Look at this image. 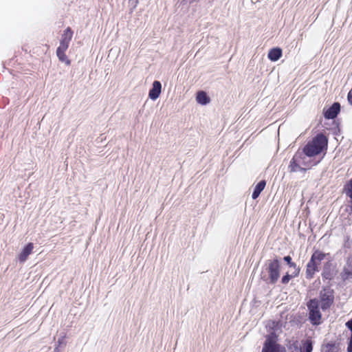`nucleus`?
<instances>
[{"label":"nucleus","mask_w":352,"mask_h":352,"mask_svg":"<svg viewBox=\"0 0 352 352\" xmlns=\"http://www.w3.org/2000/svg\"><path fill=\"white\" fill-rule=\"evenodd\" d=\"M327 146V139L323 134H318L309 142L303 148L304 153L308 157L320 154Z\"/></svg>","instance_id":"obj_1"},{"label":"nucleus","mask_w":352,"mask_h":352,"mask_svg":"<svg viewBox=\"0 0 352 352\" xmlns=\"http://www.w3.org/2000/svg\"><path fill=\"white\" fill-rule=\"evenodd\" d=\"M280 261L278 258L267 261L265 265V272L267 277L263 275L262 278L269 284H275L280 278Z\"/></svg>","instance_id":"obj_2"},{"label":"nucleus","mask_w":352,"mask_h":352,"mask_svg":"<svg viewBox=\"0 0 352 352\" xmlns=\"http://www.w3.org/2000/svg\"><path fill=\"white\" fill-rule=\"evenodd\" d=\"M262 352H286V351L276 343L275 333H271L266 336Z\"/></svg>","instance_id":"obj_3"},{"label":"nucleus","mask_w":352,"mask_h":352,"mask_svg":"<svg viewBox=\"0 0 352 352\" xmlns=\"http://www.w3.org/2000/svg\"><path fill=\"white\" fill-rule=\"evenodd\" d=\"M309 311V318L312 324H318L320 322L321 314L319 310V302L317 299H311L307 303Z\"/></svg>","instance_id":"obj_4"},{"label":"nucleus","mask_w":352,"mask_h":352,"mask_svg":"<svg viewBox=\"0 0 352 352\" xmlns=\"http://www.w3.org/2000/svg\"><path fill=\"white\" fill-rule=\"evenodd\" d=\"M333 291L329 287L322 288L320 292V301L323 310L329 309L333 302Z\"/></svg>","instance_id":"obj_5"},{"label":"nucleus","mask_w":352,"mask_h":352,"mask_svg":"<svg viewBox=\"0 0 352 352\" xmlns=\"http://www.w3.org/2000/svg\"><path fill=\"white\" fill-rule=\"evenodd\" d=\"M302 157L301 153H296L294 155L292 160L290 161V164L289 165V169L290 172H297L302 171L305 172L306 168L300 166L302 164Z\"/></svg>","instance_id":"obj_6"},{"label":"nucleus","mask_w":352,"mask_h":352,"mask_svg":"<svg viewBox=\"0 0 352 352\" xmlns=\"http://www.w3.org/2000/svg\"><path fill=\"white\" fill-rule=\"evenodd\" d=\"M294 348L296 352H311L313 350V343L309 339H307L302 342V346L298 348L296 344L290 346V349Z\"/></svg>","instance_id":"obj_7"},{"label":"nucleus","mask_w":352,"mask_h":352,"mask_svg":"<svg viewBox=\"0 0 352 352\" xmlns=\"http://www.w3.org/2000/svg\"><path fill=\"white\" fill-rule=\"evenodd\" d=\"M161 91H162L161 82L160 81L155 80L153 83L152 88L149 91L148 96L151 100H155L160 96Z\"/></svg>","instance_id":"obj_8"},{"label":"nucleus","mask_w":352,"mask_h":352,"mask_svg":"<svg viewBox=\"0 0 352 352\" xmlns=\"http://www.w3.org/2000/svg\"><path fill=\"white\" fill-rule=\"evenodd\" d=\"M340 109V104L338 102H335L331 107L325 111L324 117L327 119H333L338 114Z\"/></svg>","instance_id":"obj_9"},{"label":"nucleus","mask_w":352,"mask_h":352,"mask_svg":"<svg viewBox=\"0 0 352 352\" xmlns=\"http://www.w3.org/2000/svg\"><path fill=\"white\" fill-rule=\"evenodd\" d=\"M34 244L28 243L19 255V260L21 263H24L28 258V256L32 252Z\"/></svg>","instance_id":"obj_10"},{"label":"nucleus","mask_w":352,"mask_h":352,"mask_svg":"<svg viewBox=\"0 0 352 352\" xmlns=\"http://www.w3.org/2000/svg\"><path fill=\"white\" fill-rule=\"evenodd\" d=\"M325 256V254L322 253L319 251H316L312 254L309 261L320 269L321 262L322 260H324Z\"/></svg>","instance_id":"obj_11"},{"label":"nucleus","mask_w":352,"mask_h":352,"mask_svg":"<svg viewBox=\"0 0 352 352\" xmlns=\"http://www.w3.org/2000/svg\"><path fill=\"white\" fill-rule=\"evenodd\" d=\"M320 271V269L312 262L309 261L306 266L305 276L307 279H311L316 272Z\"/></svg>","instance_id":"obj_12"},{"label":"nucleus","mask_w":352,"mask_h":352,"mask_svg":"<svg viewBox=\"0 0 352 352\" xmlns=\"http://www.w3.org/2000/svg\"><path fill=\"white\" fill-rule=\"evenodd\" d=\"M73 36V32L70 28H67L62 35L60 45L69 47V42Z\"/></svg>","instance_id":"obj_13"},{"label":"nucleus","mask_w":352,"mask_h":352,"mask_svg":"<svg viewBox=\"0 0 352 352\" xmlns=\"http://www.w3.org/2000/svg\"><path fill=\"white\" fill-rule=\"evenodd\" d=\"M282 56V50L278 48H273L270 50L268 53V58L272 61H276L278 60Z\"/></svg>","instance_id":"obj_14"},{"label":"nucleus","mask_w":352,"mask_h":352,"mask_svg":"<svg viewBox=\"0 0 352 352\" xmlns=\"http://www.w3.org/2000/svg\"><path fill=\"white\" fill-rule=\"evenodd\" d=\"M197 102L202 105L208 104L210 101V98L207 96V94L204 91H199L197 94L196 97Z\"/></svg>","instance_id":"obj_15"},{"label":"nucleus","mask_w":352,"mask_h":352,"mask_svg":"<svg viewBox=\"0 0 352 352\" xmlns=\"http://www.w3.org/2000/svg\"><path fill=\"white\" fill-rule=\"evenodd\" d=\"M265 185L266 182L265 180H261L256 184L252 195L253 199H256L259 196L261 192L265 188Z\"/></svg>","instance_id":"obj_16"},{"label":"nucleus","mask_w":352,"mask_h":352,"mask_svg":"<svg viewBox=\"0 0 352 352\" xmlns=\"http://www.w3.org/2000/svg\"><path fill=\"white\" fill-rule=\"evenodd\" d=\"M68 47L60 45L59 47L56 50V55L58 57L59 60L61 61H65L67 59V56L65 54V51L67 50Z\"/></svg>","instance_id":"obj_17"},{"label":"nucleus","mask_w":352,"mask_h":352,"mask_svg":"<svg viewBox=\"0 0 352 352\" xmlns=\"http://www.w3.org/2000/svg\"><path fill=\"white\" fill-rule=\"evenodd\" d=\"M346 325L347 326V327L351 331V338H350V340H349V345H348V347H347V351L348 352H352V319L351 320L348 321L346 323Z\"/></svg>","instance_id":"obj_18"},{"label":"nucleus","mask_w":352,"mask_h":352,"mask_svg":"<svg viewBox=\"0 0 352 352\" xmlns=\"http://www.w3.org/2000/svg\"><path fill=\"white\" fill-rule=\"evenodd\" d=\"M346 325L347 326V327L351 331V338H350V340H349V345H348V347H347V351L348 352H352V319L351 320L348 321L346 323Z\"/></svg>","instance_id":"obj_19"},{"label":"nucleus","mask_w":352,"mask_h":352,"mask_svg":"<svg viewBox=\"0 0 352 352\" xmlns=\"http://www.w3.org/2000/svg\"><path fill=\"white\" fill-rule=\"evenodd\" d=\"M322 352H337V348L333 344H327L323 349Z\"/></svg>","instance_id":"obj_20"},{"label":"nucleus","mask_w":352,"mask_h":352,"mask_svg":"<svg viewBox=\"0 0 352 352\" xmlns=\"http://www.w3.org/2000/svg\"><path fill=\"white\" fill-rule=\"evenodd\" d=\"M128 3L130 12H132L139 3V0H129Z\"/></svg>","instance_id":"obj_21"},{"label":"nucleus","mask_w":352,"mask_h":352,"mask_svg":"<svg viewBox=\"0 0 352 352\" xmlns=\"http://www.w3.org/2000/svg\"><path fill=\"white\" fill-rule=\"evenodd\" d=\"M283 259L289 267H296V264L292 261V257L290 256H286L283 258Z\"/></svg>","instance_id":"obj_22"},{"label":"nucleus","mask_w":352,"mask_h":352,"mask_svg":"<svg viewBox=\"0 0 352 352\" xmlns=\"http://www.w3.org/2000/svg\"><path fill=\"white\" fill-rule=\"evenodd\" d=\"M292 278L289 272H287L285 276H283L281 279V283L284 285H286L289 283L290 279Z\"/></svg>","instance_id":"obj_23"},{"label":"nucleus","mask_w":352,"mask_h":352,"mask_svg":"<svg viewBox=\"0 0 352 352\" xmlns=\"http://www.w3.org/2000/svg\"><path fill=\"white\" fill-rule=\"evenodd\" d=\"M293 268H294V271L289 274L292 278H295L298 276V274L300 273V268L298 267L296 265V267H293Z\"/></svg>","instance_id":"obj_24"},{"label":"nucleus","mask_w":352,"mask_h":352,"mask_svg":"<svg viewBox=\"0 0 352 352\" xmlns=\"http://www.w3.org/2000/svg\"><path fill=\"white\" fill-rule=\"evenodd\" d=\"M347 195L352 199V179L350 180L349 184H348Z\"/></svg>","instance_id":"obj_25"},{"label":"nucleus","mask_w":352,"mask_h":352,"mask_svg":"<svg viewBox=\"0 0 352 352\" xmlns=\"http://www.w3.org/2000/svg\"><path fill=\"white\" fill-rule=\"evenodd\" d=\"M347 98L349 103L352 104V89L349 91Z\"/></svg>","instance_id":"obj_26"},{"label":"nucleus","mask_w":352,"mask_h":352,"mask_svg":"<svg viewBox=\"0 0 352 352\" xmlns=\"http://www.w3.org/2000/svg\"><path fill=\"white\" fill-rule=\"evenodd\" d=\"M322 276H323L325 278H328L327 276L324 273H323Z\"/></svg>","instance_id":"obj_27"}]
</instances>
